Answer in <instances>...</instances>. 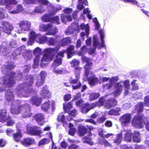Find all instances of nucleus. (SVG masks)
Here are the masks:
<instances>
[{"label":"nucleus","instance_id":"1","mask_svg":"<svg viewBox=\"0 0 149 149\" xmlns=\"http://www.w3.org/2000/svg\"><path fill=\"white\" fill-rule=\"evenodd\" d=\"M12 66H3L2 72L5 74V77H2L0 78V91H4L7 87L12 86L15 82L14 77H19L20 79L22 77V74L20 73L18 75H16L15 73L10 71L13 69Z\"/></svg>","mask_w":149,"mask_h":149},{"label":"nucleus","instance_id":"2","mask_svg":"<svg viewBox=\"0 0 149 149\" xmlns=\"http://www.w3.org/2000/svg\"><path fill=\"white\" fill-rule=\"evenodd\" d=\"M34 78L33 76H30L27 79V81L26 82L18 86L17 88L16 94L18 97H28L29 96V94L33 91L31 85L33 83Z\"/></svg>","mask_w":149,"mask_h":149},{"label":"nucleus","instance_id":"3","mask_svg":"<svg viewBox=\"0 0 149 149\" xmlns=\"http://www.w3.org/2000/svg\"><path fill=\"white\" fill-rule=\"evenodd\" d=\"M10 111L12 113L15 114H18L21 111L22 117L24 118L29 117L32 115V113L30 112V106L28 104H26L19 107H16L15 108L11 107Z\"/></svg>","mask_w":149,"mask_h":149},{"label":"nucleus","instance_id":"4","mask_svg":"<svg viewBox=\"0 0 149 149\" xmlns=\"http://www.w3.org/2000/svg\"><path fill=\"white\" fill-rule=\"evenodd\" d=\"M84 76L87 79L89 84L92 86L95 85L97 82L98 79L95 74L91 71V68L90 66H85Z\"/></svg>","mask_w":149,"mask_h":149},{"label":"nucleus","instance_id":"5","mask_svg":"<svg viewBox=\"0 0 149 149\" xmlns=\"http://www.w3.org/2000/svg\"><path fill=\"white\" fill-rule=\"evenodd\" d=\"M79 66H74V68L76 70L75 74L76 79H73L72 77L70 78V81H71V83L74 84L72 85V88L74 89L79 88L81 86V83L79 80L80 71L81 69Z\"/></svg>","mask_w":149,"mask_h":149},{"label":"nucleus","instance_id":"6","mask_svg":"<svg viewBox=\"0 0 149 149\" xmlns=\"http://www.w3.org/2000/svg\"><path fill=\"white\" fill-rule=\"evenodd\" d=\"M53 25L51 23L48 24L46 25L41 24L39 26L40 29L44 31H47L50 29L49 31L46 33V35L55 36L58 31L57 29L56 26L52 28Z\"/></svg>","mask_w":149,"mask_h":149},{"label":"nucleus","instance_id":"7","mask_svg":"<svg viewBox=\"0 0 149 149\" xmlns=\"http://www.w3.org/2000/svg\"><path fill=\"white\" fill-rule=\"evenodd\" d=\"M144 120L143 117H141L139 115L136 116L133 118L132 121V126L136 128H142L146 123L143 122Z\"/></svg>","mask_w":149,"mask_h":149},{"label":"nucleus","instance_id":"8","mask_svg":"<svg viewBox=\"0 0 149 149\" xmlns=\"http://www.w3.org/2000/svg\"><path fill=\"white\" fill-rule=\"evenodd\" d=\"M19 25L22 31H29L31 29V23L28 20H23L20 22Z\"/></svg>","mask_w":149,"mask_h":149},{"label":"nucleus","instance_id":"9","mask_svg":"<svg viewBox=\"0 0 149 149\" xmlns=\"http://www.w3.org/2000/svg\"><path fill=\"white\" fill-rule=\"evenodd\" d=\"M130 113H126L123 115L119 119V121L123 126L127 125L130 123L131 119Z\"/></svg>","mask_w":149,"mask_h":149},{"label":"nucleus","instance_id":"10","mask_svg":"<svg viewBox=\"0 0 149 149\" xmlns=\"http://www.w3.org/2000/svg\"><path fill=\"white\" fill-rule=\"evenodd\" d=\"M39 128L37 126L27 127V131L28 133L31 135H39L41 134Z\"/></svg>","mask_w":149,"mask_h":149},{"label":"nucleus","instance_id":"11","mask_svg":"<svg viewBox=\"0 0 149 149\" xmlns=\"http://www.w3.org/2000/svg\"><path fill=\"white\" fill-rule=\"evenodd\" d=\"M1 24L3 26V30L4 32L8 34L10 33L11 31L13 29V26L7 22L2 21Z\"/></svg>","mask_w":149,"mask_h":149},{"label":"nucleus","instance_id":"12","mask_svg":"<svg viewBox=\"0 0 149 149\" xmlns=\"http://www.w3.org/2000/svg\"><path fill=\"white\" fill-rule=\"evenodd\" d=\"M60 47L59 45H57L54 48H46L45 49L44 52L45 54H46L47 55L52 54L53 56L58 51Z\"/></svg>","mask_w":149,"mask_h":149},{"label":"nucleus","instance_id":"13","mask_svg":"<svg viewBox=\"0 0 149 149\" xmlns=\"http://www.w3.org/2000/svg\"><path fill=\"white\" fill-rule=\"evenodd\" d=\"M10 117L7 113V110L6 109H2L1 110L0 113V121L2 123L6 122L8 120Z\"/></svg>","mask_w":149,"mask_h":149},{"label":"nucleus","instance_id":"14","mask_svg":"<svg viewBox=\"0 0 149 149\" xmlns=\"http://www.w3.org/2000/svg\"><path fill=\"white\" fill-rule=\"evenodd\" d=\"M57 12L56 11H51L50 14L46 13L43 15L41 17L42 21L44 22H49L51 21L52 17L51 15L55 14Z\"/></svg>","mask_w":149,"mask_h":149},{"label":"nucleus","instance_id":"15","mask_svg":"<svg viewBox=\"0 0 149 149\" xmlns=\"http://www.w3.org/2000/svg\"><path fill=\"white\" fill-rule=\"evenodd\" d=\"M40 94L43 98L48 99L51 96V93L49 91L46 86H44L41 91Z\"/></svg>","mask_w":149,"mask_h":149},{"label":"nucleus","instance_id":"16","mask_svg":"<svg viewBox=\"0 0 149 149\" xmlns=\"http://www.w3.org/2000/svg\"><path fill=\"white\" fill-rule=\"evenodd\" d=\"M74 47L73 45L69 46L66 50V52L67 53V58H70L74 55L75 52L74 50Z\"/></svg>","mask_w":149,"mask_h":149},{"label":"nucleus","instance_id":"17","mask_svg":"<svg viewBox=\"0 0 149 149\" xmlns=\"http://www.w3.org/2000/svg\"><path fill=\"white\" fill-rule=\"evenodd\" d=\"M117 103L116 100L114 99L111 98L106 100L105 106L108 109H109L112 107L116 105Z\"/></svg>","mask_w":149,"mask_h":149},{"label":"nucleus","instance_id":"18","mask_svg":"<svg viewBox=\"0 0 149 149\" xmlns=\"http://www.w3.org/2000/svg\"><path fill=\"white\" fill-rule=\"evenodd\" d=\"M13 90L9 89L7 90L5 92V98L8 101H10L13 100L14 95L13 93Z\"/></svg>","mask_w":149,"mask_h":149},{"label":"nucleus","instance_id":"19","mask_svg":"<svg viewBox=\"0 0 149 149\" xmlns=\"http://www.w3.org/2000/svg\"><path fill=\"white\" fill-rule=\"evenodd\" d=\"M123 89V86L120 83L116 84V90L114 91L113 94L115 97H116L120 95L122 93Z\"/></svg>","mask_w":149,"mask_h":149},{"label":"nucleus","instance_id":"20","mask_svg":"<svg viewBox=\"0 0 149 149\" xmlns=\"http://www.w3.org/2000/svg\"><path fill=\"white\" fill-rule=\"evenodd\" d=\"M42 101V99L38 96H34L32 97L31 102L33 105L38 106L40 105Z\"/></svg>","mask_w":149,"mask_h":149},{"label":"nucleus","instance_id":"21","mask_svg":"<svg viewBox=\"0 0 149 149\" xmlns=\"http://www.w3.org/2000/svg\"><path fill=\"white\" fill-rule=\"evenodd\" d=\"M44 118L43 114L42 113L38 114L35 116L37 122L39 125H40L43 124Z\"/></svg>","mask_w":149,"mask_h":149},{"label":"nucleus","instance_id":"22","mask_svg":"<svg viewBox=\"0 0 149 149\" xmlns=\"http://www.w3.org/2000/svg\"><path fill=\"white\" fill-rule=\"evenodd\" d=\"M63 109L64 112H62L59 114L58 119V121H61L63 123V125L64 126V123H65V105L64 103L63 104Z\"/></svg>","mask_w":149,"mask_h":149},{"label":"nucleus","instance_id":"23","mask_svg":"<svg viewBox=\"0 0 149 149\" xmlns=\"http://www.w3.org/2000/svg\"><path fill=\"white\" fill-rule=\"evenodd\" d=\"M120 108L119 107L116 108L115 109L110 110L108 112V114L110 115L117 116L120 115L119 112L120 111Z\"/></svg>","mask_w":149,"mask_h":149},{"label":"nucleus","instance_id":"24","mask_svg":"<svg viewBox=\"0 0 149 149\" xmlns=\"http://www.w3.org/2000/svg\"><path fill=\"white\" fill-rule=\"evenodd\" d=\"M34 142L33 139L27 138L24 139V141L22 142V143L24 146H28L33 144Z\"/></svg>","mask_w":149,"mask_h":149},{"label":"nucleus","instance_id":"25","mask_svg":"<svg viewBox=\"0 0 149 149\" xmlns=\"http://www.w3.org/2000/svg\"><path fill=\"white\" fill-rule=\"evenodd\" d=\"M24 10L23 6L21 4L17 5L15 10L10 11L9 12L11 14H15L21 12Z\"/></svg>","mask_w":149,"mask_h":149},{"label":"nucleus","instance_id":"26","mask_svg":"<svg viewBox=\"0 0 149 149\" xmlns=\"http://www.w3.org/2000/svg\"><path fill=\"white\" fill-rule=\"evenodd\" d=\"M81 29L84 30L85 29L86 36L88 37L89 34V26L88 24L85 25L84 23H81L80 26Z\"/></svg>","mask_w":149,"mask_h":149},{"label":"nucleus","instance_id":"27","mask_svg":"<svg viewBox=\"0 0 149 149\" xmlns=\"http://www.w3.org/2000/svg\"><path fill=\"white\" fill-rule=\"evenodd\" d=\"M78 132L81 136L84 135L87 132V128L82 125H79L78 127Z\"/></svg>","mask_w":149,"mask_h":149},{"label":"nucleus","instance_id":"28","mask_svg":"<svg viewBox=\"0 0 149 149\" xmlns=\"http://www.w3.org/2000/svg\"><path fill=\"white\" fill-rule=\"evenodd\" d=\"M120 83V84H121L122 86V84L124 85V86L125 88V95L127 94L129 92V82L128 80H126L124 82H120L118 83Z\"/></svg>","mask_w":149,"mask_h":149},{"label":"nucleus","instance_id":"29","mask_svg":"<svg viewBox=\"0 0 149 149\" xmlns=\"http://www.w3.org/2000/svg\"><path fill=\"white\" fill-rule=\"evenodd\" d=\"M36 40L40 43H43L47 40V38L45 36L40 35H37Z\"/></svg>","mask_w":149,"mask_h":149},{"label":"nucleus","instance_id":"30","mask_svg":"<svg viewBox=\"0 0 149 149\" xmlns=\"http://www.w3.org/2000/svg\"><path fill=\"white\" fill-rule=\"evenodd\" d=\"M133 140L134 142H139L141 141L140 135L138 132H135L133 134Z\"/></svg>","mask_w":149,"mask_h":149},{"label":"nucleus","instance_id":"31","mask_svg":"<svg viewBox=\"0 0 149 149\" xmlns=\"http://www.w3.org/2000/svg\"><path fill=\"white\" fill-rule=\"evenodd\" d=\"M87 48L85 45H84L80 48L78 53L79 56H84L85 53L87 52Z\"/></svg>","mask_w":149,"mask_h":149},{"label":"nucleus","instance_id":"32","mask_svg":"<svg viewBox=\"0 0 149 149\" xmlns=\"http://www.w3.org/2000/svg\"><path fill=\"white\" fill-rule=\"evenodd\" d=\"M81 60L83 63H86V64L85 65H92L91 59L90 58L87 57L86 56H82Z\"/></svg>","mask_w":149,"mask_h":149},{"label":"nucleus","instance_id":"33","mask_svg":"<svg viewBox=\"0 0 149 149\" xmlns=\"http://www.w3.org/2000/svg\"><path fill=\"white\" fill-rule=\"evenodd\" d=\"M22 137V135L21 132L19 131L18 132L13 134V138L16 141L18 142L20 141Z\"/></svg>","mask_w":149,"mask_h":149},{"label":"nucleus","instance_id":"34","mask_svg":"<svg viewBox=\"0 0 149 149\" xmlns=\"http://www.w3.org/2000/svg\"><path fill=\"white\" fill-rule=\"evenodd\" d=\"M143 108V104L142 102H140L138 103L135 107V109L137 111L138 113H140L142 112Z\"/></svg>","mask_w":149,"mask_h":149},{"label":"nucleus","instance_id":"35","mask_svg":"<svg viewBox=\"0 0 149 149\" xmlns=\"http://www.w3.org/2000/svg\"><path fill=\"white\" fill-rule=\"evenodd\" d=\"M10 50L6 47H4L1 49L0 51L1 55L4 56H6L9 54L10 53Z\"/></svg>","mask_w":149,"mask_h":149},{"label":"nucleus","instance_id":"36","mask_svg":"<svg viewBox=\"0 0 149 149\" xmlns=\"http://www.w3.org/2000/svg\"><path fill=\"white\" fill-rule=\"evenodd\" d=\"M100 96L99 93H91L90 94L89 100L90 101L94 100Z\"/></svg>","mask_w":149,"mask_h":149},{"label":"nucleus","instance_id":"37","mask_svg":"<svg viewBox=\"0 0 149 149\" xmlns=\"http://www.w3.org/2000/svg\"><path fill=\"white\" fill-rule=\"evenodd\" d=\"M132 133L129 131L127 132L125 134V140L127 141H131L132 140Z\"/></svg>","mask_w":149,"mask_h":149},{"label":"nucleus","instance_id":"38","mask_svg":"<svg viewBox=\"0 0 149 149\" xmlns=\"http://www.w3.org/2000/svg\"><path fill=\"white\" fill-rule=\"evenodd\" d=\"M53 59V57H51L50 58H49L48 55L46 54H45L43 55L41 61L42 62H49L52 61Z\"/></svg>","mask_w":149,"mask_h":149},{"label":"nucleus","instance_id":"39","mask_svg":"<svg viewBox=\"0 0 149 149\" xmlns=\"http://www.w3.org/2000/svg\"><path fill=\"white\" fill-rule=\"evenodd\" d=\"M49 3L48 0H37V4H38L41 6L48 5Z\"/></svg>","mask_w":149,"mask_h":149},{"label":"nucleus","instance_id":"40","mask_svg":"<svg viewBox=\"0 0 149 149\" xmlns=\"http://www.w3.org/2000/svg\"><path fill=\"white\" fill-rule=\"evenodd\" d=\"M50 102L48 100L47 102L43 104L42 109L45 111H47L50 107Z\"/></svg>","mask_w":149,"mask_h":149},{"label":"nucleus","instance_id":"41","mask_svg":"<svg viewBox=\"0 0 149 149\" xmlns=\"http://www.w3.org/2000/svg\"><path fill=\"white\" fill-rule=\"evenodd\" d=\"M69 127L70 130L69 133L70 135L72 136L74 135L76 131V130L73 127V125L71 123H69Z\"/></svg>","mask_w":149,"mask_h":149},{"label":"nucleus","instance_id":"42","mask_svg":"<svg viewBox=\"0 0 149 149\" xmlns=\"http://www.w3.org/2000/svg\"><path fill=\"white\" fill-rule=\"evenodd\" d=\"M90 110L89 108L88 103L84 104L82 106L81 109V112L83 113H85L88 112Z\"/></svg>","mask_w":149,"mask_h":149},{"label":"nucleus","instance_id":"43","mask_svg":"<svg viewBox=\"0 0 149 149\" xmlns=\"http://www.w3.org/2000/svg\"><path fill=\"white\" fill-rule=\"evenodd\" d=\"M93 46L95 49H96L97 47H98L100 46V45L101 46V44L99 43L98 38L97 37L95 36H94L93 37Z\"/></svg>","mask_w":149,"mask_h":149},{"label":"nucleus","instance_id":"44","mask_svg":"<svg viewBox=\"0 0 149 149\" xmlns=\"http://www.w3.org/2000/svg\"><path fill=\"white\" fill-rule=\"evenodd\" d=\"M37 81L36 83V85L38 87L40 86L43 85L44 82L45 80L44 79H42L37 77Z\"/></svg>","mask_w":149,"mask_h":149},{"label":"nucleus","instance_id":"45","mask_svg":"<svg viewBox=\"0 0 149 149\" xmlns=\"http://www.w3.org/2000/svg\"><path fill=\"white\" fill-rule=\"evenodd\" d=\"M91 134H89V135L88 136H86L85 137V139L83 141V142L88 143L91 145H92L93 143V142L91 141Z\"/></svg>","mask_w":149,"mask_h":149},{"label":"nucleus","instance_id":"46","mask_svg":"<svg viewBox=\"0 0 149 149\" xmlns=\"http://www.w3.org/2000/svg\"><path fill=\"white\" fill-rule=\"evenodd\" d=\"M50 142V140L47 138H44L40 140L38 143L39 146L48 144Z\"/></svg>","mask_w":149,"mask_h":149},{"label":"nucleus","instance_id":"47","mask_svg":"<svg viewBox=\"0 0 149 149\" xmlns=\"http://www.w3.org/2000/svg\"><path fill=\"white\" fill-rule=\"evenodd\" d=\"M122 133L118 134L116 137V139L114 140V142L118 144L120 143L122 139Z\"/></svg>","mask_w":149,"mask_h":149},{"label":"nucleus","instance_id":"48","mask_svg":"<svg viewBox=\"0 0 149 149\" xmlns=\"http://www.w3.org/2000/svg\"><path fill=\"white\" fill-rule=\"evenodd\" d=\"M29 38L30 40H34L37 39V35L36 34V32L34 31H31L29 33Z\"/></svg>","mask_w":149,"mask_h":149},{"label":"nucleus","instance_id":"49","mask_svg":"<svg viewBox=\"0 0 149 149\" xmlns=\"http://www.w3.org/2000/svg\"><path fill=\"white\" fill-rule=\"evenodd\" d=\"M100 40L101 42V47H105L104 40V34L103 32H100Z\"/></svg>","mask_w":149,"mask_h":149},{"label":"nucleus","instance_id":"50","mask_svg":"<svg viewBox=\"0 0 149 149\" xmlns=\"http://www.w3.org/2000/svg\"><path fill=\"white\" fill-rule=\"evenodd\" d=\"M62 63V58H56L53 63L52 65H60Z\"/></svg>","mask_w":149,"mask_h":149},{"label":"nucleus","instance_id":"51","mask_svg":"<svg viewBox=\"0 0 149 149\" xmlns=\"http://www.w3.org/2000/svg\"><path fill=\"white\" fill-rule=\"evenodd\" d=\"M59 18L58 16H56L55 17H52L51 22L52 23L55 22L57 24H59L60 23L59 22Z\"/></svg>","mask_w":149,"mask_h":149},{"label":"nucleus","instance_id":"52","mask_svg":"<svg viewBox=\"0 0 149 149\" xmlns=\"http://www.w3.org/2000/svg\"><path fill=\"white\" fill-rule=\"evenodd\" d=\"M41 49L39 47L36 48L33 50V54L34 55H40L39 54L41 53Z\"/></svg>","mask_w":149,"mask_h":149},{"label":"nucleus","instance_id":"53","mask_svg":"<svg viewBox=\"0 0 149 149\" xmlns=\"http://www.w3.org/2000/svg\"><path fill=\"white\" fill-rule=\"evenodd\" d=\"M72 104L71 102H68L66 105V113L69 112L70 110L72 108Z\"/></svg>","mask_w":149,"mask_h":149},{"label":"nucleus","instance_id":"54","mask_svg":"<svg viewBox=\"0 0 149 149\" xmlns=\"http://www.w3.org/2000/svg\"><path fill=\"white\" fill-rule=\"evenodd\" d=\"M37 0H24V3L27 4H37Z\"/></svg>","mask_w":149,"mask_h":149},{"label":"nucleus","instance_id":"55","mask_svg":"<svg viewBox=\"0 0 149 149\" xmlns=\"http://www.w3.org/2000/svg\"><path fill=\"white\" fill-rule=\"evenodd\" d=\"M5 17L4 10L2 8H0V20L4 18Z\"/></svg>","mask_w":149,"mask_h":149},{"label":"nucleus","instance_id":"56","mask_svg":"<svg viewBox=\"0 0 149 149\" xmlns=\"http://www.w3.org/2000/svg\"><path fill=\"white\" fill-rule=\"evenodd\" d=\"M40 55L36 56L34 61V64L33 65H38L40 61Z\"/></svg>","mask_w":149,"mask_h":149},{"label":"nucleus","instance_id":"57","mask_svg":"<svg viewBox=\"0 0 149 149\" xmlns=\"http://www.w3.org/2000/svg\"><path fill=\"white\" fill-rule=\"evenodd\" d=\"M46 76L47 73L45 72L41 71L40 73V75H38V77L42 79H44L45 80V78Z\"/></svg>","mask_w":149,"mask_h":149},{"label":"nucleus","instance_id":"58","mask_svg":"<svg viewBox=\"0 0 149 149\" xmlns=\"http://www.w3.org/2000/svg\"><path fill=\"white\" fill-rule=\"evenodd\" d=\"M69 115H70L72 116H76L78 113L77 111L75 109H74L70 112L69 111V112H68Z\"/></svg>","mask_w":149,"mask_h":149},{"label":"nucleus","instance_id":"59","mask_svg":"<svg viewBox=\"0 0 149 149\" xmlns=\"http://www.w3.org/2000/svg\"><path fill=\"white\" fill-rule=\"evenodd\" d=\"M112 84L109 81V82L103 85V88L105 90H107L110 88L112 86Z\"/></svg>","mask_w":149,"mask_h":149},{"label":"nucleus","instance_id":"60","mask_svg":"<svg viewBox=\"0 0 149 149\" xmlns=\"http://www.w3.org/2000/svg\"><path fill=\"white\" fill-rule=\"evenodd\" d=\"M136 80H134L132 81L131 85L132 86V89L133 90H135L138 89V85L135 83Z\"/></svg>","mask_w":149,"mask_h":149},{"label":"nucleus","instance_id":"61","mask_svg":"<svg viewBox=\"0 0 149 149\" xmlns=\"http://www.w3.org/2000/svg\"><path fill=\"white\" fill-rule=\"evenodd\" d=\"M56 41L53 38H50L48 41V44L49 45L54 46L55 45Z\"/></svg>","mask_w":149,"mask_h":149},{"label":"nucleus","instance_id":"62","mask_svg":"<svg viewBox=\"0 0 149 149\" xmlns=\"http://www.w3.org/2000/svg\"><path fill=\"white\" fill-rule=\"evenodd\" d=\"M144 104L147 107H149V96H147L145 97Z\"/></svg>","mask_w":149,"mask_h":149},{"label":"nucleus","instance_id":"63","mask_svg":"<svg viewBox=\"0 0 149 149\" xmlns=\"http://www.w3.org/2000/svg\"><path fill=\"white\" fill-rule=\"evenodd\" d=\"M102 143L105 147L111 146V145L108 142V141L106 140L105 139H104L102 141Z\"/></svg>","mask_w":149,"mask_h":149},{"label":"nucleus","instance_id":"64","mask_svg":"<svg viewBox=\"0 0 149 149\" xmlns=\"http://www.w3.org/2000/svg\"><path fill=\"white\" fill-rule=\"evenodd\" d=\"M118 80V77L116 76L111 78L109 81L113 85V83L117 81Z\"/></svg>","mask_w":149,"mask_h":149}]
</instances>
